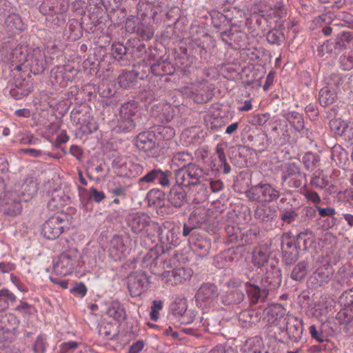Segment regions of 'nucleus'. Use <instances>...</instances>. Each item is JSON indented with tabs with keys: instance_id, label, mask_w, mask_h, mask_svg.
Listing matches in <instances>:
<instances>
[{
	"instance_id": "obj_1",
	"label": "nucleus",
	"mask_w": 353,
	"mask_h": 353,
	"mask_svg": "<svg viewBox=\"0 0 353 353\" xmlns=\"http://www.w3.org/2000/svg\"><path fill=\"white\" fill-rule=\"evenodd\" d=\"M204 170L195 163H188L183 168L174 170L175 183H179L186 188L199 185L204 176Z\"/></svg>"
},
{
	"instance_id": "obj_2",
	"label": "nucleus",
	"mask_w": 353,
	"mask_h": 353,
	"mask_svg": "<svg viewBox=\"0 0 353 353\" xmlns=\"http://www.w3.org/2000/svg\"><path fill=\"white\" fill-rule=\"evenodd\" d=\"M80 254L77 248L62 252L54 265V271L58 275L66 276L72 273L78 265Z\"/></svg>"
},
{
	"instance_id": "obj_3",
	"label": "nucleus",
	"mask_w": 353,
	"mask_h": 353,
	"mask_svg": "<svg viewBox=\"0 0 353 353\" xmlns=\"http://www.w3.org/2000/svg\"><path fill=\"white\" fill-rule=\"evenodd\" d=\"M250 201L257 202L270 203L276 200L279 196V192L272 187L269 183H260L252 186L245 192Z\"/></svg>"
},
{
	"instance_id": "obj_4",
	"label": "nucleus",
	"mask_w": 353,
	"mask_h": 353,
	"mask_svg": "<svg viewBox=\"0 0 353 353\" xmlns=\"http://www.w3.org/2000/svg\"><path fill=\"white\" fill-rule=\"evenodd\" d=\"M172 178V172L170 170L154 168L139 179L138 182L139 184L141 183H153L165 188L170 187Z\"/></svg>"
},
{
	"instance_id": "obj_5",
	"label": "nucleus",
	"mask_w": 353,
	"mask_h": 353,
	"mask_svg": "<svg viewBox=\"0 0 353 353\" xmlns=\"http://www.w3.org/2000/svg\"><path fill=\"white\" fill-rule=\"evenodd\" d=\"M341 83V77L338 74H334L327 85L320 90L319 101L322 106L327 107L335 102L337 99L336 87Z\"/></svg>"
},
{
	"instance_id": "obj_6",
	"label": "nucleus",
	"mask_w": 353,
	"mask_h": 353,
	"mask_svg": "<svg viewBox=\"0 0 353 353\" xmlns=\"http://www.w3.org/2000/svg\"><path fill=\"white\" fill-rule=\"evenodd\" d=\"M334 270L330 264H325L312 272L307 280L308 285L312 288H319L325 286L332 278Z\"/></svg>"
},
{
	"instance_id": "obj_7",
	"label": "nucleus",
	"mask_w": 353,
	"mask_h": 353,
	"mask_svg": "<svg viewBox=\"0 0 353 353\" xmlns=\"http://www.w3.org/2000/svg\"><path fill=\"white\" fill-rule=\"evenodd\" d=\"M66 221L61 215L53 216L43 223L41 233L48 239H55L63 233Z\"/></svg>"
},
{
	"instance_id": "obj_8",
	"label": "nucleus",
	"mask_w": 353,
	"mask_h": 353,
	"mask_svg": "<svg viewBox=\"0 0 353 353\" xmlns=\"http://www.w3.org/2000/svg\"><path fill=\"white\" fill-rule=\"evenodd\" d=\"M148 284V277L141 270L132 272L128 277V289L131 296L141 295L146 290Z\"/></svg>"
},
{
	"instance_id": "obj_9",
	"label": "nucleus",
	"mask_w": 353,
	"mask_h": 353,
	"mask_svg": "<svg viewBox=\"0 0 353 353\" xmlns=\"http://www.w3.org/2000/svg\"><path fill=\"white\" fill-rule=\"evenodd\" d=\"M128 225L132 232L139 234L148 227L160 230L159 225L152 221L150 216L145 213H136L131 214L128 218Z\"/></svg>"
},
{
	"instance_id": "obj_10",
	"label": "nucleus",
	"mask_w": 353,
	"mask_h": 353,
	"mask_svg": "<svg viewBox=\"0 0 353 353\" xmlns=\"http://www.w3.org/2000/svg\"><path fill=\"white\" fill-rule=\"evenodd\" d=\"M24 61H28L30 70L34 74H41L45 70L46 61L43 51L39 48L31 50L24 55Z\"/></svg>"
},
{
	"instance_id": "obj_11",
	"label": "nucleus",
	"mask_w": 353,
	"mask_h": 353,
	"mask_svg": "<svg viewBox=\"0 0 353 353\" xmlns=\"http://www.w3.org/2000/svg\"><path fill=\"white\" fill-rule=\"evenodd\" d=\"M70 0H43L39 6L43 15L63 14L68 10Z\"/></svg>"
},
{
	"instance_id": "obj_12",
	"label": "nucleus",
	"mask_w": 353,
	"mask_h": 353,
	"mask_svg": "<svg viewBox=\"0 0 353 353\" xmlns=\"http://www.w3.org/2000/svg\"><path fill=\"white\" fill-rule=\"evenodd\" d=\"M139 112V103L134 100L128 101L121 104L120 108V114L125 119L126 125L125 128L128 131H131L137 125L136 117Z\"/></svg>"
},
{
	"instance_id": "obj_13",
	"label": "nucleus",
	"mask_w": 353,
	"mask_h": 353,
	"mask_svg": "<svg viewBox=\"0 0 353 353\" xmlns=\"http://www.w3.org/2000/svg\"><path fill=\"white\" fill-rule=\"evenodd\" d=\"M151 130L140 132L135 139L136 147L145 152L155 154V150L159 148Z\"/></svg>"
},
{
	"instance_id": "obj_14",
	"label": "nucleus",
	"mask_w": 353,
	"mask_h": 353,
	"mask_svg": "<svg viewBox=\"0 0 353 353\" xmlns=\"http://www.w3.org/2000/svg\"><path fill=\"white\" fill-rule=\"evenodd\" d=\"M261 283L263 288L268 289V292L279 288L281 284V271L279 268L271 265L261 279Z\"/></svg>"
},
{
	"instance_id": "obj_15",
	"label": "nucleus",
	"mask_w": 353,
	"mask_h": 353,
	"mask_svg": "<svg viewBox=\"0 0 353 353\" xmlns=\"http://www.w3.org/2000/svg\"><path fill=\"white\" fill-rule=\"evenodd\" d=\"M245 286L250 305L264 303L266 301L269 294L268 289L262 285L259 287L251 281L246 282Z\"/></svg>"
},
{
	"instance_id": "obj_16",
	"label": "nucleus",
	"mask_w": 353,
	"mask_h": 353,
	"mask_svg": "<svg viewBox=\"0 0 353 353\" xmlns=\"http://www.w3.org/2000/svg\"><path fill=\"white\" fill-rule=\"evenodd\" d=\"M283 323L286 324L285 330L288 339L292 342H299L303 331L302 321L291 315L285 317Z\"/></svg>"
},
{
	"instance_id": "obj_17",
	"label": "nucleus",
	"mask_w": 353,
	"mask_h": 353,
	"mask_svg": "<svg viewBox=\"0 0 353 353\" xmlns=\"http://www.w3.org/2000/svg\"><path fill=\"white\" fill-rule=\"evenodd\" d=\"M183 187L181 184L176 183L170 188L167 200L172 207L180 208L188 202L187 192Z\"/></svg>"
},
{
	"instance_id": "obj_18",
	"label": "nucleus",
	"mask_w": 353,
	"mask_h": 353,
	"mask_svg": "<svg viewBox=\"0 0 353 353\" xmlns=\"http://www.w3.org/2000/svg\"><path fill=\"white\" fill-rule=\"evenodd\" d=\"M219 295L218 288L212 283H203L196 293L197 302H210Z\"/></svg>"
},
{
	"instance_id": "obj_19",
	"label": "nucleus",
	"mask_w": 353,
	"mask_h": 353,
	"mask_svg": "<svg viewBox=\"0 0 353 353\" xmlns=\"http://www.w3.org/2000/svg\"><path fill=\"white\" fill-rule=\"evenodd\" d=\"M283 262L286 265H293L299 259V252L292 243V239H287L282 243Z\"/></svg>"
},
{
	"instance_id": "obj_20",
	"label": "nucleus",
	"mask_w": 353,
	"mask_h": 353,
	"mask_svg": "<svg viewBox=\"0 0 353 353\" xmlns=\"http://www.w3.org/2000/svg\"><path fill=\"white\" fill-rule=\"evenodd\" d=\"M245 299V294L242 290L233 288L229 290L221 296V302L224 305H239Z\"/></svg>"
},
{
	"instance_id": "obj_21",
	"label": "nucleus",
	"mask_w": 353,
	"mask_h": 353,
	"mask_svg": "<svg viewBox=\"0 0 353 353\" xmlns=\"http://www.w3.org/2000/svg\"><path fill=\"white\" fill-rule=\"evenodd\" d=\"M336 319L344 332L353 336V312H349L346 308L340 310L336 315Z\"/></svg>"
},
{
	"instance_id": "obj_22",
	"label": "nucleus",
	"mask_w": 353,
	"mask_h": 353,
	"mask_svg": "<svg viewBox=\"0 0 353 353\" xmlns=\"http://www.w3.org/2000/svg\"><path fill=\"white\" fill-rule=\"evenodd\" d=\"M159 147H162L163 141L170 140L175 134L174 129L166 125H156L150 128Z\"/></svg>"
},
{
	"instance_id": "obj_23",
	"label": "nucleus",
	"mask_w": 353,
	"mask_h": 353,
	"mask_svg": "<svg viewBox=\"0 0 353 353\" xmlns=\"http://www.w3.org/2000/svg\"><path fill=\"white\" fill-rule=\"evenodd\" d=\"M270 255L268 248L265 246L255 248L252 252V263L254 267L261 269L268 263Z\"/></svg>"
},
{
	"instance_id": "obj_24",
	"label": "nucleus",
	"mask_w": 353,
	"mask_h": 353,
	"mask_svg": "<svg viewBox=\"0 0 353 353\" xmlns=\"http://www.w3.org/2000/svg\"><path fill=\"white\" fill-rule=\"evenodd\" d=\"M22 210V205L18 195H11L8 197L3 205V212L5 214L12 216L19 214Z\"/></svg>"
},
{
	"instance_id": "obj_25",
	"label": "nucleus",
	"mask_w": 353,
	"mask_h": 353,
	"mask_svg": "<svg viewBox=\"0 0 353 353\" xmlns=\"http://www.w3.org/2000/svg\"><path fill=\"white\" fill-rule=\"evenodd\" d=\"M19 321L12 314H7L0 312V330L10 332L15 330L18 327Z\"/></svg>"
},
{
	"instance_id": "obj_26",
	"label": "nucleus",
	"mask_w": 353,
	"mask_h": 353,
	"mask_svg": "<svg viewBox=\"0 0 353 353\" xmlns=\"http://www.w3.org/2000/svg\"><path fill=\"white\" fill-rule=\"evenodd\" d=\"M149 70L157 77L171 75L174 74L175 71L174 68L170 64V63L160 60L153 63L150 66Z\"/></svg>"
},
{
	"instance_id": "obj_27",
	"label": "nucleus",
	"mask_w": 353,
	"mask_h": 353,
	"mask_svg": "<svg viewBox=\"0 0 353 353\" xmlns=\"http://www.w3.org/2000/svg\"><path fill=\"white\" fill-rule=\"evenodd\" d=\"M107 314L113 318L120 324L126 318V312L123 306L119 301H112L106 311Z\"/></svg>"
},
{
	"instance_id": "obj_28",
	"label": "nucleus",
	"mask_w": 353,
	"mask_h": 353,
	"mask_svg": "<svg viewBox=\"0 0 353 353\" xmlns=\"http://www.w3.org/2000/svg\"><path fill=\"white\" fill-rule=\"evenodd\" d=\"M251 143L252 149L256 152H262L268 148L269 140L265 133H258L254 135H249L248 137Z\"/></svg>"
},
{
	"instance_id": "obj_29",
	"label": "nucleus",
	"mask_w": 353,
	"mask_h": 353,
	"mask_svg": "<svg viewBox=\"0 0 353 353\" xmlns=\"http://www.w3.org/2000/svg\"><path fill=\"white\" fill-rule=\"evenodd\" d=\"M221 37L224 43L230 46H232V42L238 46H241V42L245 39L246 34L241 30L232 31L230 29L228 31H223L221 33Z\"/></svg>"
},
{
	"instance_id": "obj_30",
	"label": "nucleus",
	"mask_w": 353,
	"mask_h": 353,
	"mask_svg": "<svg viewBox=\"0 0 353 353\" xmlns=\"http://www.w3.org/2000/svg\"><path fill=\"white\" fill-rule=\"evenodd\" d=\"M265 319L269 324L277 325L278 321H281L285 318L284 317L283 310L281 305H276L267 308L265 311Z\"/></svg>"
},
{
	"instance_id": "obj_31",
	"label": "nucleus",
	"mask_w": 353,
	"mask_h": 353,
	"mask_svg": "<svg viewBox=\"0 0 353 353\" xmlns=\"http://www.w3.org/2000/svg\"><path fill=\"white\" fill-rule=\"evenodd\" d=\"M147 199L150 206L161 208L165 205V193L159 189L150 190L147 194Z\"/></svg>"
},
{
	"instance_id": "obj_32",
	"label": "nucleus",
	"mask_w": 353,
	"mask_h": 353,
	"mask_svg": "<svg viewBox=\"0 0 353 353\" xmlns=\"http://www.w3.org/2000/svg\"><path fill=\"white\" fill-rule=\"evenodd\" d=\"M209 14L212 24L217 30L227 28L229 26L230 19L219 11L213 10Z\"/></svg>"
},
{
	"instance_id": "obj_33",
	"label": "nucleus",
	"mask_w": 353,
	"mask_h": 353,
	"mask_svg": "<svg viewBox=\"0 0 353 353\" xmlns=\"http://www.w3.org/2000/svg\"><path fill=\"white\" fill-rule=\"evenodd\" d=\"M246 253V248L243 245L232 247L225 251L224 255L226 261L236 262L243 259Z\"/></svg>"
},
{
	"instance_id": "obj_34",
	"label": "nucleus",
	"mask_w": 353,
	"mask_h": 353,
	"mask_svg": "<svg viewBox=\"0 0 353 353\" xmlns=\"http://www.w3.org/2000/svg\"><path fill=\"white\" fill-rule=\"evenodd\" d=\"M193 157L191 153L188 151H181L176 152L173 154L172 162L173 165H176L179 168L186 166L188 163H193L192 161Z\"/></svg>"
},
{
	"instance_id": "obj_35",
	"label": "nucleus",
	"mask_w": 353,
	"mask_h": 353,
	"mask_svg": "<svg viewBox=\"0 0 353 353\" xmlns=\"http://www.w3.org/2000/svg\"><path fill=\"white\" fill-rule=\"evenodd\" d=\"M59 348V353H88L85 347L76 341L63 343Z\"/></svg>"
},
{
	"instance_id": "obj_36",
	"label": "nucleus",
	"mask_w": 353,
	"mask_h": 353,
	"mask_svg": "<svg viewBox=\"0 0 353 353\" xmlns=\"http://www.w3.org/2000/svg\"><path fill=\"white\" fill-rule=\"evenodd\" d=\"M134 30L142 40H150L154 35L153 27L148 23H140L134 27Z\"/></svg>"
},
{
	"instance_id": "obj_37",
	"label": "nucleus",
	"mask_w": 353,
	"mask_h": 353,
	"mask_svg": "<svg viewBox=\"0 0 353 353\" xmlns=\"http://www.w3.org/2000/svg\"><path fill=\"white\" fill-rule=\"evenodd\" d=\"M312 242L311 238L308 237L307 234L304 232H301L296 236L295 239H292V244L296 246L299 252L307 251Z\"/></svg>"
},
{
	"instance_id": "obj_38",
	"label": "nucleus",
	"mask_w": 353,
	"mask_h": 353,
	"mask_svg": "<svg viewBox=\"0 0 353 353\" xmlns=\"http://www.w3.org/2000/svg\"><path fill=\"white\" fill-rule=\"evenodd\" d=\"M308 263L306 261H301L293 268L290 277L294 281L303 280L307 273Z\"/></svg>"
},
{
	"instance_id": "obj_39",
	"label": "nucleus",
	"mask_w": 353,
	"mask_h": 353,
	"mask_svg": "<svg viewBox=\"0 0 353 353\" xmlns=\"http://www.w3.org/2000/svg\"><path fill=\"white\" fill-rule=\"evenodd\" d=\"M4 24L8 31L22 30L23 26L21 17L15 13L8 14L5 19Z\"/></svg>"
},
{
	"instance_id": "obj_40",
	"label": "nucleus",
	"mask_w": 353,
	"mask_h": 353,
	"mask_svg": "<svg viewBox=\"0 0 353 353\" xmlns=\"http://www.w3.org/2000/svg\"><path fill=\"white\" fill-rule=\"evenodd\" d=\"M255 218L263 222H268L276 216L275 210L271 207H258L254 212Z\"/></svg>"
},
{
	"instance_id": "obj_41",
	"label": "nucleus",
	"mask_w": 353,
	"mask_h": 353,
	"mask_svg": "<svg viewBox=\"0 0 353 353\" xmlns=\"http://www.w3.org/2000/svg\"><path fill=\"white\" fill-rule=\"evenodd\" d=\"M330 183L329 176L323 171H316L310 180V185L316 188L323 189Z\"/></svg>"
},
{
	"instance_id": "obj_42",
	"label": "nucleus",
	"mask_w": 353,
	"mask_h": 353,
	"mask_svg": "<svg viewBox=\"0 0 353 353\" xmlns=\"http://www.w3.org/2000/svg\"><path fill=\"white\" fill-rule=\"evenodd\" d=\"M16 296L8 289L0 290V311L7 309L10 303L16 301Z\"/></svg>"
},
{
	"instance_id": "obj_43",
	"label": "nucleus",
	"mask_w": 353,
	"mask_h": 353,
	"mask_svg": "<svg viewBox=\"0 0 353 353\" xmlns=\"http://www.w3.org/2000/svg\"><path fill=\"white\" fill-rule=\"evenodd\" d=\"M285 116L296 131L300 132L304 128L303 117L299 112L295 111L289 112Z\"/></svg>"
},
{
	"instance_id": "obj_44",
	"label": "nucleus",
	"mask_w": 353,
	"mask_h": 353,
	"mask_svg": "<svg viewBox=\"0 0 353 353\" xmlns=\"http://www.w3.org/2000/svg\"><path fill=\"white\" fill-rule=\"evenodd\" d=\"M99 334L102 336L112 339L117 334V326L110 322L103 321L99 325Z\"/></svg>"
},
{
	"instance_id": "obj_45",
	"label": "nucleus",
	"mask_w": 353,
	"mask_h": 353,
	"mask_svg": "<svg viewBox=\"0 0 353 353\" xmlns=\"http://www.w3.org/2000/svg\"><path fill=\"white\" fill-rule=\"evenodd\" d=\"M303 163L307 170H314L320 165L319 156L312 152H307L302 159Z\"/></svg>"
},
{
	"instance_id": "obj_46",
	"label": "nucleus",
	"mask_w": 353,
	"mask_h": 353,
	"mask_svg": "<svg viewBox=\"0 0 353 353\" xmlns=\"http://www.w3.org/2000/svg\"><path fill=\"white\" fill-rule=\"evenodd\" d=\"M266 39L271 44L280 46L284 41L285 37L279 27L270 30L266 35Z\"/></svg>"
},
{
	"instance_id": "obj_47",
	"label": "nucleus",
	"mask_w": 353,
	"mask_h": 353,
	"mask_svg": "<svg viewBox=\"0 0 353 353\" xmlns=\"http://www.w3.org/2000/svg\"><path fill=\"white\" fill-rule=\"evenodd\" d=\"M301 168L296 163H291L287 164L285 170L283 171L281 176L283 185L284 184V181H286L292 176H301Z\"/></svg>"
},
{
	"instance_id": "obj_48",
	"label": "nucleus",
	"mask_w": 353,
	"mask_h": 353,
	"mask_svg": "<svg viewBox=\"0 0 353 353\" xmlns=\"http://www.w3.org/2000/svg\"><path fill=\"white\" fill-rule=\"evenodd\" d=\"M331 130L339 136H348L349 128L340 119H332L329 123Z\"/></svg>"
},
{
	"instance_id": "obj_49",
	"label": "nucleus",
	"mask_w": 353,
	"mask_h": 353,
	"mask_svg": "<svg viewBox=\"0 0 353 353\" xmlns=\"http://www.w3.org/2000/svg\"><path fill=\"white\" fill-rule=\"evenodd\" d=\"M21 188L23 195L27 196L26 201L32 198L38 191L37 183L32 179L26 180Z\"/></svg>"
},
{
	"instance_id": "obj_50",
	"label": "nucleus",
	"mask_w": 353,
	"mask_h": 353,
	"mask_svg": "<svg viewBox=\"0 0 353 353\" xmlns=\"http://www.w3.org/2000/svg\"><path fill=\"white\" fill-rule=\"evenodd\" d=\"M123 244L119 239H114L111 241L109 248V254L114 260L121 259L123 254Z\"/></svg>"
},
{
	"instance_id": "obj_51",
	"label": "nucleus",
	"mask_w": 353,
	"mask_h": 353,
	"mask_svg": "<svg viewBox=\"0 0 353 353\" xmlns=\"http://www.w3.org/2000/svg\"><path fill=\"white\" fill-rule=\"evenodd\" d=\"M48 346L46 335L40 334L32 341V350L33 353H45Z\"/></svg>"
},
{
	"instance_id": "obj_52",
	"label": "nucleus",
	"mask_w": 353,
	"mask_h": 353,
	"mask_svg": "<svg viewBox=\"0 0 353 353\" xmlns=\"http://www.w3.org/2000/svg\"><path fill=\"white\" fill-rule=\"evenodd\" d=\"M259 319L257 312L254 310H243L239 315V319L243 323H254Z\"/></svg>"
},
{
	"instance_id": "obj_53",
	"label": "nucleus",
	"mask_w": 353,
	"mask_h": 353,
	"mask_svg": "<svg viewBox=\"0 0 353 353\" xmlns=\"http://www.w3.org/2000/svg\"><path fill=\"white\" fill-rule=\"evenodd\" d=\"M227 234V243H233L238 241L239 237L241 236V230L239 228L232 225H228L225 228Z\"/></svg>"
},
{
	"instance_id": "obj_54",
	"label": "nucleus",
	"mask_w": 353,
	"mask_h": 353,
	"mask_svg": "<svg viewBox=\"0 0 353 353\" xmlns=\"http://www.w3.org/2000/svg\"><path fill=\"white\" fill-rule=\"evenodd\" d=\"M175 279L174 283L176 285L181 283L192 276V271L190 269H186L184 268H174Z\"/></svg>"
},
{
	"instance_id": "obj_55",
	"label": "nucleus",
	"mask_w": 353,
	"mask_h": 353,
	"mask_svg": "<svg viewBox=\"0 0 353 353\" xmlns=\"http://www.w3.org/2000/svg\"><path fill=\"white\" fill-rule=\"evenodd\" d=\"M216 153L221 163V165H219L220 168H223L224 174H228L231 170V168L230 165L226 161V157L222 145L218 144L216 145Z\"/></svg>"
},
{
	"instance_id": "obj_56",
	"label": "nucleus",
	"mask_w": 353,
	"mask_h": 353,
	"mask_svg": "<svg viewBox=\"0 0 353 353\" xmlns=\"http://www.w3.org/2000/svg\"><path fill=\"white\" fill-rule=\"evenodd\" d=\"M340 302L346 307H350L351 312H353V287L345 291L340 296Z\"/></svg>"
},
{
	"instance_id": "obj_57",
	"label": "nucleus",
	"mask_w": 353,
	"mask_h": 353,
	"mask_svg": "<svg viewBox=\"0 0 353 353\" xmlns=\"http://www.w3.org/2000/svg\"><path fill=\"white\" fill-rule=\"evenodd\" d=\"M298 216L297 212L290 208L289 210H283L281 212L280 219L287 224H290L294 222Z\"/></svg>"
},
{
	"instance_id": "obj_58",
	"label": "nucleus",
	"mask_w": 353,
	"mask_h": 353,
	"mask_svg": "<svg viewBox=\"0 0 353 353\" xmlns=\"http://www.w3.org/2000/svg\"><path fill=\"white\" fill-rule=\"evenodd\" d=\"M346 151L340 145H335L332 148V159L334 161L341 162L346 159Z\"/></svg>"
},
{
	"instance_id": "obj_59",
	"label": "nucleus",
	"mask_w": 353,
	"mask_h": 353,
	"mask_svg": "<svg viewBox=\"0 0 353 353\" xmlns=\"http://www.w3.org/2000/svg\"><path fill=\"white\" fill-rule=\"evenodd\" d=\"M195 250L197 251H200L201 254L203 255H206L208 254L210 248H211V243L210 240L203 239L197 241L194 244Z\"/></svg>"
},
{
	"instance_id": "obj_60",
	"label": "nucleus",
	"mask_w": 353,
	"mask_h": 353,
	"mask_svg": "<svg viewBox=\"0 0 353 353\" xmlns=\"http://www.w3.org/2000/svg\"><path fill=\"white\" fill-rule=\"evenodd\" d=\"M305 174L301 172V176H292L290 179L284 181L290 188H298L302 186L303 181L305 180Z\"/></svg>"
},
{
	"instance_id": "obj_61",
	"label": "nucleus",
	"mask_w": 353,
	"mask_h": 353,
	"mask_svg": "<svg viewBox=\"0 0 353 353\" xmlns=\"http://www.w3.org/2000/svg\"><path fill=\"white\" fill-rule=\"evenodd\" d=\"M111 50L114 57L120 59L126 54L127 48L121 43H117L112 45Z\"/></svg>"
},
{
	"instance_id": "obj_62",
	"label": "nucleus",
	"mask_w": 353,
	"mask_h": 353,
	"mask_svg": "<svg viewBox=\"0 0 353 353\" xmlns=\"http://www.w3.org/2000/svg\"><path fill=\"white\" fill-rule=\"evenodd\" d=\"M163 308V301L161 300H154L152 301L151 311L150 313V319L157 321L159 319V312Z\"/></svg>"
},
{
	"instance_id": "obj_63",
	"label": "nucleus",
	"mask_w": 353,
	"mask_h": 353,
	"mask_svg": "<svg viewBox=\"0 0 353 353\" xmlns=\"http://www.w3.org/2000/svg\"><path fill=\"white\" fill-rule=\"evenodd\" d=\"M137 14L144 18L149 15V12L152 14V6L146 2H139L137 5Z\"/></svg>"
},
{
	"instance_id": "obj_64",
	"label": "nucleus",
	"mask_w": 353,
	"mask_h": 353,
	"mask_svg": "<svg viewBox=\"0 0 353 353\" xmlns=\"http://www.w3.org/2000/svg\"><path fill=\"white\" fill-rule=\"evenodd\" d=\"M70 292L76 296H84L87 293V288L82 282L74 283Z\"/></svg>"
}]
</instances>
